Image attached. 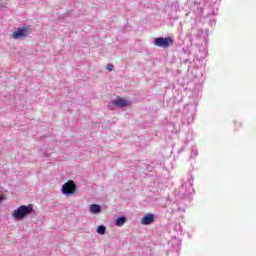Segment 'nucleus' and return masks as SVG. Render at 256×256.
Here are the masks:
<instances>
[{
    "mask_svg": "<svg viewBox=\"0 0 256 256\" xmlns=\"http://www.w3.org/2000/svg\"><path fill=\"white\" fill-rule=\"evenodd\" d=\"M33 211V204L21 205L12 212V216L14 217V219H25V217L31 215Z\"/></svg>",
    "mask_w": 256,
    "mask_h": 256,
    "instance_id": "nucleus-1",
    "label": "nucleus"
},
{
    "mask_svg": "<svg viewBox=\"0 0 256 256\" xmlns=\"http://www.w3.org/2000/svg\"><path fill=\"white\" fill-rule=\"evenodd\" d=\"M175 43V40L171 36L168 37H158L154 41V45L156 47H162L163 49H168V47H171Z\"/></svg>",
    "mask_w": 256,
    "mask_h": 256,
    "instance_id": "nucleus-2",
    "label": "nucleus"
},
{
    "mask_svg": "<svg viewBox=\"0 0 256 256\" xmlns=\"http://www.w3.org/2000/svg\"><path fill=\"white\" fill-rule=\"evenodd\" d=\"M29 34V26H22L12 33V39H24Z\"/></svg>",
    "mask_w": 256,
    "mask_h": 256,
    "instance_id": "nucleus-3",
    "label": "nucleus"
},
{
    "mask_svg": "<svg viewBox=\"0 0 256 256\" xmlns=\"http://www.w3.org/2000/svg\"><path fill=\"white\" fill-rule=\"evenodd\" d=\"M77 191V185L73 180H68L63 186H62V193H75Z\"/></svg>",
    "mask_w": 256,
    "mask_h": 256,
    "instance_id": "nucleus-4",
    "label": "nucleus"
},
{
    "mask_svg": "<svg viewBox=\"0 0 256 256\" xmlns=\"http://www.w3.org/2000/svg\"><path fill=\"white\" fill-rule=\"evenodd\" d=\"M155 221V215L152 213L145 214L144 217L141 219V225H151Z\"/></svg>",
    "mask_w": 256,
    "mask_h": 256,
    "instance_id": "nucleus-5",
    "label": "nucleus"
},
{
    "mask_svg": "<svg viewBox=\"0 0 256 256\" xmlns=\"http://www.w3.org/2000/svg\"><path fill=\"white\" fill-rule=\"evenodd\" d=\"M113 105L116 107H129V100L118 97L116 100L113 101Z\"/></svg>",
    "mask_w": 256,
    "mask_h": 256,
    "instance_id": "nucleus-6",
    "label": "nucleus"
},
{
    "mask_svg": "<svg viewBox=\"0 0 256 256\" xmlns=\"http://www.w3.org/2000/svg\"><path fill=\"white\" fill-rule=\"evenodd\" d=\"M127 223V217L126 216H119L115 221L116 227H123Z\"/></svg>",
    "mask_w": 256,
    "mask_h": 256,
    "instance_id": "nucleus-7",
    "label": "nucleus"
},
{
    "mask_svg": "<svg viewBox=\"0 0 256 256\" xmlns=\"http://www.w3.org/2000/svg\"><path fill=\"white\" fill-rule=\"evenodd\" d=\"M90 212H92L93 215H99V213H101V205H99V204H92L90 206Z\"/></svg>",
    "mask_w": 256,
    "mask_h": 256,
    "instance_id": "nucleus-8",
    "label": "nucleus"
},
{
    "mask_svg": "<svg viewBox=\"0 0 256 256\" xmlns=\"http://www.w3.org/2000/svg\"><path fill=\"white\" fill-rule=\"evenodd\" d=\"M105 231H107V227H105L104 225H99L96 229L98 235H105Z\"/></svg>",
    "mask_w": 256,
    "mask_h": 256,
    "instance_id": "nucleus-9",
    "label": "nucleus"
},
{
    "mask_svg": "<svg viewBox=\"0 0 256 256\" xmlns=\"http://www.w3.org/2000/svg\"><path fill=\"white\" fill-rule=\"evenodd\" d=\"M106 69H107L108 71H113V64H108L107 67H106Z\"/></svg>",
    "mask_w": 256,
    "mask_h": 256,
    "instance_id": "nucleus-10",
    "label": "nucleus"
},
{
    "mask_svg": "<svg viewBox=\"0 0 256 256\" xmlns=\"http://www.w3.org/2000/svg\"><path fill=\"white\" fill-rule=\"evenodd\" d=\"M174 195H175L176 199H179V197H183L184 196V194H181V193L174 194Z\"/></svg>",
    "mask_w": 256,
    "mask_h": 256,
    "instance_id": "nucleus-11",
    "label": "nucleus"
},
{
    "mask_svg": "<svg viewBox=\"0 0 256 256\" xmlns=\"http://www.w3.org/2000/svg\"><path fill=\"white\" fill-rule=\"evenodd\" d=\"M64 195H66L67 197H69V195H73V193H64Z\"/></svg>",
    "mask_w": 256,
    "mask_h": 256,
    "instance_id": "nucleus-12",
    "label": "nucleus"
},
{
    "mask_svg": "<svg viewBox=\"0 0 256 256\" xmlns=\"http://www.w3.org/2000/svg\"><path fill=\"white\" fill-rule=\"evenodd\" d=\"M3 199H5V197L0 196V203H1V201H3Z\"/></svg>",
    "mask_w": 256,
    "mask_h": 256,
    "instance_id": "nucleus-13",
    "label": "nucleus"
},
{
    "mask_svg": "<svg viewBox=\"0 0 256 256\" xmlns=\"http://www.w3.org/2000/svg\"><path fill=\"white\" fill-rule=\"evenodd\" d=\"M175 202H176V203H179V199H176Z\"/></svg>",
    "mask_w": 256,
    "mask_h": 256,
    "instance_id": "nucleus-14",
    "label": "nucleus"
}]
</instances>
